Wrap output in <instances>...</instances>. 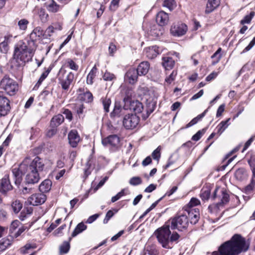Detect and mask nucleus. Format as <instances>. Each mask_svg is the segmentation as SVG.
<instances>
[{"label":"nucleus","instance_id":"obj_1","mask_svg":"<svg viewBox=\"0 0 255 255\" xmlns=\"http://www.w3.org/2000/svg\"><path fill=\"white\" fill-rule=\"evenodd\" d=\"M249 248V244L245 238L239 234H235L229 241L219 246L218 251L212 252L211 255H239L246 252Z\"/></svg>","mask_w":255,"mask_h":255},{"label":"nucleus","instance_id":"obj_2","mask_svg":"<svg viewBox=\"0 0 255 255\" xmlns=\"http://www.w3.org/2000/svg\"><path fill=\"white\" fill-rule=\"evenodd\" d=\"M170 225L166 222L164 225L158 228L154 232L158 243L165 249H171L174 242L177 243L180 235L176 232H171L170 230Z\"/></svg>","mask_w":255,"mask_h":255},{"label":"nucleus","instance_id":"obj_3","mask_svg":"<svg viewBox=\"0 0 255 255\" xmlns=\"http://www.w3.org/2000/svg\"><path fill=\"white\" fill-rule=\"evenodd\" d=\"M44 166L43 160L38 156L35 157L32 161L30 160L25 168V172H27L25 178V184L31 185L38 183L41 178L40 176Z\"/></svg>","mask_w":255,"mask_h":255},{"label":"nucleus","instance_id":"obj_4","mask_svg":"<svg viewBox=\"0 0 255 255\" xmlns=\"http://www.w3.org/2000/svg\"><path fill=\"white\" fill-rule=\"evenodd\" d=\"M33 54V49L28 48L26 44L22 41H19L14 48L11 67L19 68L23 66L26 62L32 59Z\"/></svg>","mask_w":255,"mask_h":255},{"label":"nucleus","instance_id":"obj_5","mask_svg":"<svg viewBox=\"0 0 255 255\" xmlns=\"http://www.w3.org/2000/svg\"><path fill=\"white\" fill-rule=\"evenodd\" d=\"M167 222L172 230L177 229L181 232L186 230L189 225V220L185 213L172 218Z\"/></svg>","mask_w":255,"mask_h":255},{"label":"nucleus","instance_id":"obj_6","mask_svg":"<svg viewBox=\"0 0 255 255\" xmlns=\"http://www.w3.org/2000/svg\"><path fill=\"white\" fill-rule=\"evenodd\" d=\"M0 87L10 96L14 95L18 90L17 82L6 75L0 80Z\"/></svg>","mask_w":255,"mask_h":255},{"label":"nucleus","instance_id":"obj_7","mask_svg":"<svg viewBox=\"0 0 255 255\" xmlns=\"http://www.w3.org/2000/svg\"><path fill=\"white\" fill-rule=\"evenodd\" d=\"M59 84L65 91H67L74 79V74L72 72H67L65 69L61 68L57 75Z\"/></svg>","mask_w":255,"mask_h":255},{"label":"nucleus","instance_id":"obj_8","mask_svg":"<svg viewBox=\"0 0 255 255\" xmlns=\"http://www.w3.org/2000/svg\"><path fill=\"white\" fill-rule=\"evenodd\" d=\"M30 158H25L20 164L19 168H14L12 170V175L14 179V183L16 185H19L22 180V174L25 172V168L27 164H29Z\"/></svg>","mask_w":255,"mask_h":255},{"label":"nucleus","instance_id":"obj_9","mask_svg":"<svg viewBox=\"0 0 255 255\" xmlns=\"http://www.w3.org/2000/svg\"><path fill=\"white\" fill-rule=\"evenodd\" d=\"M139 122V118L136 114L126 115L123 119V125L126 129L135 128Z\"/></svg>","mask_w":255,"mask_h":255},{"label":"nucleus","instance_id":"obj_10","mask_svg":"<svg viewBox=\"0 0 255 255\" xmlns=\"http://www.w3.org/2000/svg\"><path fill=\"white\" fill-rule=\"evenodd\" d=\"M187 30V27L181 22L174 23L170 28V32L174 36H181L184 35Z\"/></svg>","mask_w":255,"mask_h":255},{"label":"nucleus","instance_id":"obj_11","mask_svg":"<svg viewBox=\"0 0 255 255\" xmlns=\"http://www.w3.org/2000/svg\"><path fill=\"white\" fill-rule=\"evenodd\" d=\"M46 200V195L42 193L32 194L27 199V203L33 206H37L44 203Z\"/></svg>","mask_w":255,"mask_h":255},{"label":"nucleus","instance_id":"obj_12","mask_svg":"<svg viewBox=\"0 0 255 255\" xmlns=\"http://www.w3.org/2000/svg\"><path fill=\"white\" fill-rule=\"evenodd\" d=\"M120 138L116 134H112L103 138L102 140V144L104 146H109L116 148L120 146Z\"/></svg>","mask_w":255,"mask_h":255},{"label":"nucleus","instance_id":"obj_13","mask_svg":"<svg viewBox=\"0 0 255 255\" xmlns=\"http://www.w3.org/2000/svg\"><path fill=\"white\" fill-rule=\"evenodd\" d=\"M12 189V186L11 185L8 176L5 175L0 180V192L4 196H8V191Z\"/></svg>","mask_w":255,"mask_h":255},{"label":"nucleus","instance_id":"obj_14","mask_svg":"<svg viewBox=\"0 0 255 255\" xmlns=\"http://www.w3.org/2000/svg\"><path fill=\"white\" fill-rule=\"evenodd\" d=\"M185 211L187 213L188 220L192 224H196L199 219V210L198 208H184Z\"/></svg>","mask_w":255,"mask_h":255},{"label":"nucleus","instance_id":"obj_15","mask_svg":"<svg viewBox=\"0 0 255 255\" xmlns=\"http://www.w3.org/2000/svg\"><path fill=\"white\" fill-rule=\"evenodd\" d=\"M9 100L5 97L0 96V117L5 116L10 109Z\"/></svg>","mask_w":255,"mask_h":255},{"label":"nucleus","instance_id":"obj_16","mask_svg":"<svg viewBox=\"0 0 255 255\" xmlns=\"http://www.w3.org/2000/svg\"><path fill=\"white\" fill-rule=\"evenodd\" d=\"M139 76L137 70L134 68H130L126 73L125 80L130 84H134L137 81L138 77Z\"/></svg>","mask_w":255,"mask_h":255},{"label":"nucleus","instance_id":"obj_17","mask_svg":"<svg viewBox=\"0 0 255 255\" xmlns=\"http://www.w3.org/2000/svg\"><path fill=\"white\" fill-rule=\"evenodd\" d=\"M68 138L72 147H76L80 140V137L76 130H71L68 133Z\"/></svg>","mask_w":255,"mask_h":255},{"label":"nucleus","instance_id":"obj_18","mask_svg":"<svg viewBox=\"0 0 255 255\" xmlns=\"http://www.w3.org/2000/svg\"><path fill=\"white\" fill-rule=\"evenodd\" d=\"M156 21L157 24L161 26L167 25L169 21V16L168 13L163 11H159L156 14Z\"/></svg>","mask_w":255,"mask_h":255},{"label":"nucleus","instance_id":"obj_19","mask_svg":"<svg viewBox=\"0 0 255 255\" xmlns=\"http://www.w3.org/2000/svg\"><path fill=\"white\" fill-rule=\"evenodd\" d=\"M44 36V32L40 27H35L31 32L29 37L31 42L34 44V42L37 39H40L42 36Z\"/></svg>","mask_w":255,"mask_h":255},{"label":"nucleus","instance_id":"obj_20","mask_svg":"<svg viewBox=\"0 0 255 255\" xmlns=\"http://www.w3.org/2000/svg\"><path fill=\"white\" fill-rule=\"evenodd\" d=\"M220 4V0H208L205 9L206 13H210L213 11Z\"/></svg>","mask_w":255,"mask_h":255},{"label":"nucleus","instance_id":"obj_21","mask_svg":"<svg viewBox=\"0 0 255 255\" xmlns=\"http://www.w3.org/2000/svg\"><path fill=\"white\" fill-rule=\"evenodd\" d=\"M150 67V64L147 61H143L141 62L137 68V70L139 76L145 75L148 72Z\"/></svg>","mask_w":255,"mask_h":255},{"label":"nucleus","instance_id":"obj_22","mask_svg":"<svg viewBox=\"0 0 255 255\" xmlns=\"http://www.w3.org/2000/svg\"><path fill=\"white\" fill-rule=\"evenodd\" d=\"M64 121V118L61 114L54 116L50 121V126L52 128H57Z\"/></svg>","mask_w":255,"mask_h":255},{"label":"nucleus","instance_id":"obj_23","mask_svg":"<svg viewBox=\"0 0 255 255\" xmlns=\"http://www.w3.org/2000/svg\"><path fill=\"white\" fill-rule=\"evenodd\" d=\"M159 53L158 47L156 45L149 47L146 49V56L149 59L156 57Z\"/></svg>","mask_w":255,"mask_h":255},{"label":"nucleus","instance_id":"obj_24","mask_svg":"<svg viewBox=\"0 0 255 255\" xmlns=\"http://www.w3.org/2000/svg\"><path fill=\"white\" fill-rule=\"evenodd\" d=\"M47 10L51 12H56L59 9V5L54 0H48L44 4Z\"/></svg>","mask_w":255,"mask_h":255},{"label":"nucleus","instance_id":"obj_25","mask_svg":"<svg viewBox=\"0 0 255 255\" xmlns=\"http://www.w3.org/2000/svg\"><path fill=\"white\" fill-rule=\"evenodd\" d=\"M162 64L166 70L171 69L174 67L175 61L172 57L165 56L162 58Z\"/></svg>","mask_w":255,"mask_h":255},{"label":"nucleus","instance_id":"obj_26","mask_svg":"<svg viewBox=\"0 0 255 255\" xmlns=\"http://www.w3.org/2000/svg\"><path fill=\"white\" fill-rule=\"evenodd\" d=\"M124 110L119 103H115L114 109L111 113L110 116L112 118L120 117L124 114Z\"/></svg>","mask_w":255,"mask_h":255},{"label":"nucleus","instance_id":"obj_27","mask_svg":"<svg viewBox=\"0 0 255 255\" xmlns=\"http://www.w3.org/2000/svg\"><path fill=\"white\" fill-rule=\"evenodd\" d=\"M130 109L132 110L135 114H138L142 112L143 110V106L141 103L138 101H133L130 102Z\"/></svg>","mask_w":255,"mask_h":255},{"label":"nucleus","instance_id":"obj_28","mask_svg":"<svg viewBox=\"0 0 255 255\" xmlns=\"http://www.w3.org/2000/svg\"><path fill=\"white\" fill-rule=\"evenodd\" d=\"M211 187L210 186H204L201 190L200 196L202 200L207 201L211 194Z\"/></svg>","mask_w":255,"mask_h":255},{"label":"nucleus","instance_id":"obj_29","mask_svg":"<svg viewBox=\"0 0 255 255\" xmlns=\"http://www.w3.org/2000/svg\"><path fill=\"white\" fill-rule=\"evenodd\" d=\"M52 182L49 179L44 180L39 186V189L42 193L47 192L51 189Z\"/></svg>","mask_w":255,"mask_h":255},{"label":"nucleus","instance_id":"obj_30","mask_svg":"<svg viewBox=\"0 0 255 255\" xmlns=\"http://www.w3.org/2000/svg\"><path fill=\"white\" fill-rule=\"evenodd\" d=\"M235 178L239 180L243 181L247 179L248 174L245 168H241L237 170L235 173Z\"/></svg>","mask_w":255,"mask_h":255},{"label":"nucleus","instance_id":"obj_31","mask_svg":"<svg viewBox=\"0 0 255 255\" xmlns=\"http://www.w3.org/2000/svg\"><path fill=\"white\" fill-rule=\"evenodd\" d=\"M11 36L6 35L4 37V40L0 43V51L1 52L6 53L8 50V40Z\"/></svg>","mask_w":255,"mask_h":255},{"label":"nucleus","instance_id":"obj_32","mask_svg":"<svg viewBox=\"0 0 255 255\" xmlns=\"http://www.w3.org/2000/svg\"><path fill=\"white\" fill-rule=\"evenodd\" d=\"M221 202H219L217 204V206H220L222 204H226L229 201V195L225 189L222 188L221 189Z\"/></svg>","mask_w":255,"mask_h":255},{"label":"nucleus","instance_id":"obj_33","mask_svg":"<svg viewBox=\"0 0 255 255\" xmlns=\"http://www.w3.org/2000/svg\"><path fill=\"white\" fill-rule=\"evenodd\" d=\"M79 99L86 103H91L93 100L92 94L89 91H86L83 94H81L79 96Z\"/></svg>","mask_w":255,"mask_h":255},{"label":"nucleus","instance_id":"obj_34","mask_svg":"<svg viewBox=\"0 0 255 255\" xmlns=\"http://www.w3.org/2000/svg\"><path fill=\"white\" fill-rule=\"evenodd\" d=\"M87 229V226L83 222L78 224L71 235V237H75Z\"/></svg>","mask_w":255,"mask_h":255},{"label":"nucleus","instance_id":"obj_35","mask_svg":"<svg viewBox=\"0 0 255 255\" xmlns=\"http://www.w3.org/2000/svg\"><path fill=\"white\" fill-rule=\"evenodd\" d=\"M230 118L228 119L226 121H222L217 126V133L221 135L223 131L228 128L229 124L228 122L230 121Z\"/></svg>","mask_w":255,"mask_h":255},{"label":"nucleus","instance_id":"obj_36","mask_svg":"<svg viewBox=\"0 0 255 255\" xmlns=\"http://www.w3.org/2000/svg\"><path fill=\"white\" fill-rule=\"evenodd\" d=\"M97 71V68L96 65H95L87 77V83L89 85H92L93 83V79L95 78L96 75Z\"/></svg>","mask_w":255,"mask_h":255},{"label":"nucleus","instance_id":"obj_37","mask_svg":"<svg viewBox=\"0 0 255 255\" xmlns=\"http://www.w3.org/2000/svg\"><path fill=\"white\" fill-rule=\"evenodd\" d=\"M12 239H2L0 241V252L5 250L12 244Z\"/></svg>","mask_w":255,"mask_h":255},{"label":"nucleus","instance_id":"obj_38","mask_svg":"<svg viewBox=\"0 0 255 255\" xmlns=\"http://www.w3.org/2000/svg\"><path fill=\"white\" fill-rule=\"evenodd\" d=\"M20 222L17 220H14L12 222L9 227V236L10 238L13 239L14 236L13 234L15 233L14 232L15 230L17 228V227L20 225Z\"/></svg>","mask_w":255,"mask_h":255},{"label":"nucleus","instance_id":"obj_39","mask_svg":"<svg viewBox=\"0 0 255 255\" xmlns=\"http://www.w3.org/2000/svg\"><path fill=\"white\" fill-rule=\"evenodd\" d=\"M101 101L102 103L105 112L108 113L109 112V107L111 104V99L106 96L102 98Z\"/></svg>","mask_w":255,"mask_h":255},{"label":"nucleus","instance_id":"obj_40","mask_svg":"<svg viewBox=\"0 0 255 255\" xmlns=\"http://www.w3.org/2000/svg\"><path fill=\"white\" fill-rule=\"evenodd\" d=\"M222 51V48L221 47L219 48L218 50L213 54V55L211 56V58L213 59L212 65H214L218 63L222 58V55L220 54V52Z\"/></svg>","mask_w":255,"mask_h":255},{"label":"nucleus","instance_id":"obj_41","mask_svg":"<svg viewBox=\"0 0 255 255\" xmlns=\"http://www.w3.org/2000/svg\"><path fill=\"white\" fill-rule=\"evenodd\" d=\"M123 92L126 95L124 99L125 102L129 100L130 98L131 97L133 93L132 89L131 88L129 87H126L124 88L123 89Z\"/></svg>","mask_w":255,"mask_h":255},{"label":"nucleus","instance_id":"obj_42","mask_svg":"<svg viewBox=\"0 0 255 255\" xmlns=\"http://www.w3.org/2000/svg\"><path fill=\"white\" fill-rule=\"evenodd\" d=\"M11 207L13 212L15 213H17L21 209L22 204L19 200H15L12 203Z\"/></svg>","mask_w":255,"mask_h":255},{"label":"nucleus","instance_id":"obj_43","mask_svg":"<svg viewBox=\"0 0 255 255\" xmlns=\"http://www.w3.org/2000/svg\"><path fill=\"white\" fill-rule=\"evenodd\" d=\"M51 70V68L50 67H49L45 72H44L41 74L40 77L39 78L38 82L36 84L35 87H38L40 85V84L42 83L43 81L47 77V76L50 73Z\"/></svg>","mask_w":255,"mask_h":255},{"label":"nucleus","instance_id":"obj_44","mask_svg":"<svg viewBox=\"0 0 255 255\" xmlns=\"http://www.w3.org/2000/svg\"><path fill=\"white\" fill-rule=\"evenodd\" d=\"M255 186V179L254 178L251 179L250 183L246 186L244 188L245 192L246 194H250L253 190Z\"/></svg>","mask_w":255,"mask_h":255},{"label":"nucleus","instance_id":"obj_45","mask_svg":"<svg viewBox=\"0 0 255 255\" xmlns=\"http://www.w3.org/2000/svg\"><path fill=\"white\" fill-rule=\"evenodd\" d=\"M163 6L172 10L176 6V2L174 0H165L163 2Z\"/></svg>","mask_w":255,"mask_h":255},{"label":"nucleus","instance_id":"obj_46","mask_svg":"<svg viewBox=\"0 0 255 255\" xmlns=\"http://www.w3.org/2000/svg\"><path fill=\"white\" fill-rule=\"evenodd\" d=\"M200 204V201L196 198H192L186 207L184 208L190 209Z\"/></svg>","mask_w":255,"mask_h":255},{"label":"nucleus","instance_id":"obj_47","mask_svg":"<svg viewBox=\"0 0 255 255\" xmlns=\"http://www.w3.org/2000/svg\"><path fill=\"white\" fill-rule=\"evenodd\" d=\"M70 249V244L69 242H64L62 245L60 247V252L61 254H66L68 252Z\"/></svg>","mask_w":255,"mask_h":255},{"label":"nucleus","instance_id":"obj_48","mask_svg":"<svg viewBox=\"0 0 255 255\" xmlns=\"http://www.w3.org/2000/svg\"><path fill=\"white\" fill-rule=\"evenodd\" d=\"M66 64L67 66L71 69L75 71H77L78 70L79 66L72 59H67Z\"/></svg>","mask_w":255,"mask_h":255},{"label":"nucleus","instance_id":"obj_49","mask_svg":"<svg viewBox=\"0 0 255 255\" xmlns=\"http://www.w3.org/2000/svg\"><path fill=\"white\" fill-rule=\"evenodd\" d=\"M29 23L28 20L26 19H20L18 22V25L20 29L25 30L27 29V25Z\"/></svg>","mask_w":255,"mask_h":255},{"label":"nucleus","instance_id":"obj_50","mask_svg":"<svg viewBox=\"0 0 255 255\" xmlns=\"http://www.w3.org/2000/svg\"><path fill=\"white\" fill-rule=\"evenodd\" d=\"M255 15V12L254 11L251 12L250 14L246 15L244 19L241 21V24L249 23Z\"/></svg>","mask_w":255,"mask_h":255},{"label":"nucleus","instance_id":"obj_51","mask_svg":"<svg viewBox=\"0 0 255 255\" xmlns=\"http://www.w3.org/2000/svg\"><path fill=\"white\" fill-rule=\"evenodd\" d=\"M129 183L131 185L136 186L141 184L142 180L139 177H133L131 178H130Z\"/></svg>","mask_w":255,"mask_h":255},{"label":"nucleus","instance_id":"obj_52","mask_svg":"<svg viewBox=\"0 0 255 255\" xmlns=\"http://www.w3.org/2000/svg\"><path fill=\"white\" fill-rule=\"evenodd\" d=\"M206 131V129L203 128L201 130H199L192 137V139L194 141L199 140L202 135L205 133Z\"/></svg>","mask_w":255,"mask_h":255},{"label":"nucleus","instance_id":"obj_53","mask_svg":"<svg viewBox=\"0 0 255 255\" xmlns=\"http://www.w3.org/2000/svg\"><path fill=\"white\" fill-rule=\"evenodd\" d=\"M38 15L40 19L43 22H45L47 20L48 15L46 13L45 9L40 8L38 11Z\"/></svg>","mask_w":255,"mask_h":255},{"label":"nucleus","instance_id":"obj_54","mask_svg":"<svg viewBox=\"0 0 255 255\" xmlns=\"http://www.w3.org/2000/svg\"><path fill=\"white\" fill-rule=\"evenodd\" d=\"M125 189H122L120 192H119L116 195L113 196L111 199V202L114 203L118 200L120 198L126 194L125 193Z\"/></svg>","mask_w":255,"mask_h":255},{"label":"nucleus","instance_id":"obj_55","mask_svg":"<svg viewBox=\"0 0 255 255\" xmlns=\"http://www.w3.org/2000/svg\"><path fill=\"white\" fill-rule=\"evenodd\" d=\"M75 110L76 111L77 114L80 117V115L83 114L84 112V109L85 108L83 104H76L75 106Z\"/></svg>","mask_w":255,"mask_h":255},{"label":"nucleus","instance_id":"obj_56","mask_svg":"<svg viewBox=\"0 0 255 255\" xmlns=\"http://www.w3.org/2000/svg\"><path fill=\"white\" fill-rule=\"evenodd\" d=\"M176 75L177 72L173 71L170 75L165 79V81L168 84H171L175 80Z\"/></svg>","mask_w":255,"mask_h":255},{"label":"nucleus","instance_id":"obj_57","mask_svg":"<svg viewBox=\"0 0 255 255\" xmlns=\"http://www.w3.org/2000/svg\"><path fill=\"white\" fill-rule=\"evenodd\" d=\"M35 248V246H33L31 244H27L23 248L20 249V252L22 254H26L27 253V250L31 249H34Z\"/></svg>","mask_w":255,"mask_h":255},{"label":"nucleus","instance_id":"obj_58","mask_svg":"<svg viewBox=\"0 0 255 255\" xmlns=\"http://www.w3.org/2000/svg\"><path fill=\"white\" fill-rule=\"evenodd\" d=\"M152 156L154 159L159 160L160 157V148L159 146L153 151Z\"/></svg>","mask_w":255,"mask_h":255},{"label":"nucleus","instance_id":"obj_59","mask_svg":"<svg viewBox=\"0 0 255 255\" xmlns=\"http://www.w3.org/2000/svg\"><path fill=\"white\" fill-rule=\"evenodd\" d=\"M114 215V212L112 210H109L107 213L105 218L103 220V223L107 224L110 219Z\"/></svg>","mask_w":255,"mask_h":255},{"label":"nucleus","instance_id":"obj_60","mask_svg":"<svg viewBox=\"0 0 255 255\" xmlns=\"http://www.w3.org/2000/svg\"><path fill=\"white\" fill-rule=\"evenodd\" d=\"M63 114L65 115L66 118L69 121H71L73 119V115L71 111L69 109H65L63 112Z\"/></svg>","mask_w":255,"mask_h":255},{"label":"nucleus","instance_id":"obj_61","mask_svg":"<svg viewBox=\"0 0 255 255\" xmlns=\"http://www.w3.org/2000/svg\"><path fill=\"white\" fill-rule=\"evenodd\" d=\"M103 77L105 81H112L115 78V76L113 74L108 72H105Z\"/></svg>","mask_w":255,"mask_h":255},{"label":"nucleus","instance_id":"obj_62","mask_svg":"<svg viewBox=\"0 0 255 255\" xmlns=\"http://www.w3.org/2000/svg\"><path fill=\"white\" fill-rule=\"evenodd\" d=\"M26 185V186L24 187L21 190V193L24 195L32 193L33 189L30 187V185Z\"/></svg>","mask_w":255,"mask_h":255},{"label":"nucleus","instance_id":"obj_63","mask_svg":"<svg viewBox=\"0 0 255 255\" xmlns=\"http://www.w3.org/2000/svg\"><path fill=\"white\" fill-rule=\"evenodd\" d=\"M120 0H112L110 6V9L112 10L115 11L118 6V3Z\"/></svg>","mask_w":255,"mask_h":255},{"label":"nucleus","instance_id":"obj_64","mask_svg":"<svg viewBox=\"0 0 255 255\" xmlns=\"http://www.w3.org/2000/svg\"><path fill=\"white\" fill-rule=\"evenodd\" d=\"M26 228L24 226H21L18 229V231L13 234L14 238H16L20 236L26 230Z\"/></svg>","mask_w":255,"mask_h":255}]
</instances>
